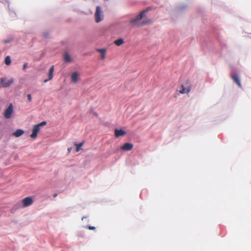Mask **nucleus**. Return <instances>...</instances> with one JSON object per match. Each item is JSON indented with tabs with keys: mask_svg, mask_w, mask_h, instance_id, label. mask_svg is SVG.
<instances>
[{
	"mask_svg": "<svg viewBox=\"0 0 251 251\" xmlns=\"http://www.w3.org/2000/svg\"><path fill=\"white\" fill-rule=\"evenodd\" d=\"M231 77L234 81L238 85L239 87H241V84L238 75L236 74H234L232 75Z\"/></svg>",
	"mask_w": 251,
	"mask_h": 251,
	"instance_id": "9d476101",
	"label": "nucleus"
},
{
	"mask_svg": "<svg viewBox=\"0 0 251 251\" xmlns=\"http://www.w3.org/2000/svg\"><path fill=\"white\" fill-rule=\"evenodd\" d=\"M56 196H57V194H54L53 196L54 198H55V197H56Z\"/></svg>",
	"mask_w": 251,
	"mask_h": 251,
	"instance_id": "5701e85b",
	"label": "nucleus"
},
{
	"mask_svg": "<svg viewBox=\"0 0 251 251\" xmlns=\"http://www.w3.org/2000/svg\"><path fill=\"white\" fill-rule=\"evenodd\" d=\"M101 54V59L102 60H104L105 57V54L106 50L104 49H98L97 50Z\"/></svg>",
	"mask_w": 251,
	"mask_h": 251,
	"instance_id": "4468645a",
	"label": "nucleus"
},
{
	"mask_svg": "<svg viewBox=\"0 0 251 251\" xmlns=\"http://www.w3.org/2000/svg\"><path fill=\"white\" fill-rule=\"evenodd\" d=\"M46 124L47 123L46 121H43L41 123L35 125L33 127L32 133L30 134V137L31 138H36L37 136L38 133L40 130V127L46 125Z\"/></svg>",
	"mask_w": 251,
	"mask_h": 251,
	"instance_id": "f03ea898",
	"label": "nucleus"
},
{
	"mask_svg": "<svg viewBox=\"0 0 251 251\" xmlns=\"http://www.w3.org/2000/svg\"><path fill=\"white\" fill-rule=\"evenodd\" d=\"M27 67V63H25L24 65H23V69L24 70H25Z\"/></svg>",
	"mask_w": 251,
	"mask_h": 251,
	"instance_id": "6ab92c4d",
	"label": "nucleus"
},
{
	"mask_svg": "<svg viewBox=\"0 0 251 251\" xmlns=\"http://www.w3.org/2000/svg\"><path fill=\"white\" fill-rule=\"evenodd\" d=\"M146 11L147 10L141 12L135 18L130 21V23L133 25L139 26L151 23V19H145L142 22L140 21V20L145 17Z\"/></svg>",
	"mask_w": 251,
	"mask_h": 251,
	"instance_id": "f257e3e1",
	"label": "nucleus"
},
{
	"mask_svg": "<svg viewBox=\"0 0 251 251\" xmlns=\"http://www.w3.org/2000/svg\"><path fill=\"white\" fill-rule=\"evenodd\" d=\"M83 145V142L80 143L79 144H75V146L76 147L75 151L78 152L80 150L81 147H82Z\"/></svg>",
	"mask_w": 251,
	"mask_h": 251,
	"instance_id": "f3484780",
	"label": "nucleus"
},
{
	"mask_svg": "<svg viewBox=\"0 0 251 251\" xmlns=\"http://www.w3.org/2000/svg\"><path fill=\"white\" fill-rule=\"evenodd\" d=\"M4 62L7 65H9L11 64V61L10 56H7L5 57Z\"/></svg>",
	"mask_w": 251,
	"mask_h": 251,
	"instance_id": "a211bd4d",
	"label": "nucleus"
},
{
	"mask_svg": "<svg viewBox=\"0 0 251 251\" xmlns=\"http://www.w3.org/2000/svg\"><path fill=\"white\" fill-rule=\"evenodd\" d=\"M33 203V200L31 197H27L22 200V207H26L31 205Z\"/></svg>",
	"mask_w": 251,
	"mask_h": 251,
	"instance_id": "39448f33",
	"label": "nucleus"
},
{
	"mask_svg": "<svg viewBox=\"0 0 251 251\" xmlns=\"http://www.w3.org/2000/svg\"><path fill=\"white\" fill-rule=\"evenodd\" d=\"M133 145L132 144L126 143L122 147L121 149L123 151H130L132 149Z\"/></svg>",
	"mask_w": 251,
	"mask_h": 251,
	"instance_id": "6e6552de",
	"label": "nucleus"
},
{
	"mask_svg": "<svg viewBox=\"0 0 251 251\" xmlns=\"http://www.w3.org/2000/svg\"><path fill=\"white\" fill-rule=\"evenodd\" d=\"M71 150H72V148H69L68 149V151L69 152H70Z\"/></svg>",
	"mask_w": 251,
	"mask_h": 251,
	"instance_id": "4be33fe9",
	"label": "nucleus"
},
{
	"mask_svg": "<svg viewBox=\"0 0 251 251\" xmlns=\"http://www.w3.org/2000/svg\"><path fill=\"white\" fill-rule=\"evenodd\" d=\"M182 89L179 91V93L181 94L188 93L191 88V84L189 80H187L185 84L181 85Z\"/></svg>",
	"mask_w": 251,
	"mask_h": 251,
	"instance_id": "20e7f679",
	"label": "nucleus"
},
{
	"mask_svg": "<svg viewBox=\"0 0 251 251\" xmlns=\"http://www.w3.org/2000/svg\"><path fill=\"white\" fill-rule=\"evenodd\" d=\"M88 228L90 229V230H94L95 229V226H88Z\"/></svg>",
	"mask_w": 251,
	"mask_h": 251,
	"instance_id": "412c9836",
	"label": "nucleus"
},
{
	"mask_svg": "<svg viewBox=\"0 0 251 251\" xmlns=\"http://www.w3.org/2000/svg\"><path fill=\"white\" fill-rule=\"evenodd\" d=\"M95 20L97 23H99L103 19L102 11L100 6L96 7V10L95 14Z\"/></svg>",
	"mask_w": 251,
	"mask_h": 251,
	"instance_id": "7ed1b4c3",
	"label": "nucleus"
},
{
	"mask_svg": "<svg viewBox=\"0 0 251 251\" xmlns=\"http://www.w3.org/2000/svg\"><path fill=\"white\" fill-rule=\"evenodd\" d=\"M53 72H54V66H52L49 70V75H48L49 78L48 79H45L44 80V82L45 83L48 82L49 80H50L52 78Z\"/></svg>",
	"mask_w": 251,
	"mask_h": 251,
	"instance_id": "1a4fd4ad",
	"label": "nucleus"
},
{
	"mask_svg": "<svg viewBox=\"0 0 251 251\" xmlns=\"http://www.w3.org/2000/svg\"><path fill=\"white\" fill-rule=\"evenodd\" d=\"M63 58L65 62L70 63L72 61L71 58L68 52H65L64 54Z\"/></svg>",
	"mask_w": 251,
	"mask_h": 251,
	"instance_id": "2eb2a0df",
	"label": "nucleus"
},
{
	"mask_svg": "<svg viewBox=\"0 0 251 251\" xmlns=\"http://www.w3.org/2000/svg\"><path fill=\"white\" fill-rule=\"evenodd\" d=\"M78 74L77 72L73 73L71 75V80L73 82H76L78 79Z\"/></svg>",
	"mask_w": 251,
	"mask_h": 251,
	"instance_id": "f8f14e48",
	"label": "nucleus"
},
{
	"mask_svg": "<svg viewBox=\"0 0 251 251\" xmlns=\"http://www.w3.org/2000/svg\"><path fill=\"white\" fill-rule=\"evenodd\" d=\"M27 99H28V100H29V101H31L32 97H31V95L30 94L27 95Z\"/></svg>",
	"mask_w": 251,
	"mask_h": 251,
	"instance_id": "aec40b11",
	"label": "nucleus"
},
{
	"mask_svg": "<svg viewBox=\"0 0 251 251\" xmlns=\"http://www.w3.org/2000/svg\"><path fill=\"white\" fill-rule=\"evenodd\" d=\"M124 43V40L122 38L116 40L114 41V43L118 46H120Z\"/></svg>",
	"mask_w": 251,
	"mask_h": 251,
	"instance_id": "dca6fc26",
	"label": "nucleus"
},
{
	"mask_svg": "<svg viewBox=\"0 0 251 251\" xmlns=\"http://www.w3.org/2000/svg\"><path fill=\"white\" fill-rule=\"evenodd\" d=\"M13 112V109L12 104H9L7 108L5 110L4 116L6 119H9L11 118V115Z\"/></svg>",
	"mask_w": 251,
	"mask_h": 251,
	"instance_id": "0eeeda50",
	"label": "nucleus"
},
{
	"mask_svg": "<svg viewBox=\"0 0 251 251\" xmlns=\"http://www.w3.org/2000/svg\"><path fill=\"white\" fill-rule=\"evenodd\" d=\"M14 81L13 78H10L8 80H6V78H0V82L2 84V87L4 88L9 87L14 83Z\"/></svg>",
	"mask_w": 251,
	"mask_h": 251,
	"instance_id": "423d86ee",
	"label": "nucleus"
},
{
	"mask_svg": "<svg viewBox=\"0 0 251 251\" xmlns=\"http://www.w3.org/2000/svg\"><path fill=\"white\" fill-rule=\"evenodd\" d=\"M24 133V131L22 129H17L13 133V135L15 137H18L22 136Z\"/></svg>",
	"mask_w": 251,
	"mask_h": 251,
	"instance_id": "ddd939ff",
	"label": "nucleus"
},
{
	"mask_svg": "<svg viewBox=\"0 0 251 251\" xmlns=\"http://www.w3.org/2000/svg\"><path fill=\"white\" fill-rule=\"evenodd\" d=\"M126 134V132L122 129H115V136L116 137L124 136Z\"/></svg>",
	"mask_w": 251,
	"mask_h": 251,
	"instance_id": "9b49d317",
	"label": "nucleus"
}]
</instances>
